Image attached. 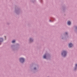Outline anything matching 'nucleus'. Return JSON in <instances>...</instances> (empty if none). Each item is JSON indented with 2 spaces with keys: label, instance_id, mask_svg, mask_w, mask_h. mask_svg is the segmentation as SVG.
<instances>
[{
  "label": "nucleus",
  "instance_id": "nucleus-1",
  "mask_svg": "<svg viewBox=\"0 0 77 77\" xmlns=\"http://www.w3.org/2000/svg\"><path fill=\"white\" fill-rule=\"evenodd\" d=\"M62 55L63 56V57H65L66 55V52L65 51H63L62 53Z\"/></svg>",
  "mask_w": 77,
  "mask_h": 77
},
{
  "label": "nucleus",
  "instance_id": "nucleus-2",
  "mask_svg": "<svg viewBox=\"0 0 77 77\" xmlns=\"http://www.w3.org/2000/svg\"><path fill=\"white\" fill-rule=\"evenodd\" d=\"M20 62L21 63H23L24 62V59L23 58H20Z\"/></svg>",
  "mask_w": 77,
  "mask_h": 77
},
{
  "label": "nucleus",
  "instance_id": "nucleus-3",
  "mask_svg": "<svg viewBox=\"0 0 77 77\" xmlns=\"http://www.w3.org/2000/svg\"><path fill=\"white\" fill-rule=\"evenodd\" d=\"M72 43H70L69 44V47H72Z\"/></svg>",
  "mask_w": 77,
  "mask_h": 77
},
{
  "label": "nucleus",
  "instance_id": "nucleus-4",
  "mask_svg": "<svg viewBox=\"0 0 77 77\" xmlns=\"http://www.w3.org/2000/svg\"><path fill=\"white\" fill-rule=\"evenodd\" d=\"M67 24L68 25H70L71 24V22L70 21H69L67 22Z\"/></svg>",
  "mask_w": 77,
  "mask_h": 77
},
{
  "label": "nucleus",
  "instance_id": "nucleus-5",
  "mask_svg": "<svg viewBox=\"0 0 77 77\" xmlns=\"http://www.w3.org/2000/svg\"><path fill=\"white\" fill-rule=\"evenodd\" d=\"M3 39L2 38H0V42H2L3 41Z\"/></svg>",
  "mask_w": 77,
  "mask_h": 77
},
{
  "label": "nucleus",
  "instance_id": "nucleus-6",
  "mask_svg": "<svg viewBox=\"0 0 77 77\" xmlns=\"http://www.w3.org/2000/svg\"><path fill=\"white\" fill-rule=\"evenodd\" d=\"M43 58L45 59L46 58V55H45L43 56Z\"/></svg>",
  "mask_w": 77,
  "mask_h": 77
},
{
  "label": "nucleus",
  "instance_id": "nucleus-7",
  "mask_svg": "<svg viewBox=\"0 0 77 77\" xmlns=\"http://www.w3.org/2000/svg\"><path fill=\"white\" fill-rule=\"evenodd\" d=\"M15 42V40H14L12 41V43H14Z\"/></svg>",
  "mask_w": 77,
  "mask_h": 77
},
{
  "label": "nucleus",
  "instance_id": "nucleus-8",
  "mask_svg": "<svg viewBox=\"0 0 77 77\" xmlns=\"http://www.w3.org/2000/svg\"><path fill=\"white\" fill-rule=\"evenodd\" d=\"M75 67H76L75 68V69H76L77 68V64H75Z\"/></svg>",
  "mask_w": 77,
  "mask_h": 77
},
{
  "label": "nucleus",
  "instance_id": "nucleus-9",
  "mask_svg": "<svg viewBox=\"0 0 77 77\" xmlns=\"http://www.w3.org/2000/svg\"><path fill=\"white\" fill-rule=\"evenodd\" d=\"M30 41L32 42V41H33V40L31 38H30Z\"/></svg>",
  "mask_w": 77,
  "mask_h": 77
},
{
  "label": "nucleus",
  "instance_id": "nucleus-10",
  "mask_svg": "<svg viewBox=\"0 0 77 77\" xmlns=\"http://www.w3.org/2000/svg\"><path fill=\"white\" fill-rule=\"evenodd\" d=\"M67 34V32H66V33H65V34H66H66Z\"/></svg>",
  "mask_w": 77,
  "mask_h": 77
},
{
  "label": "nucleus",
  "instance_id": "nucleus-11",
  "mask_svg": "<svg viewBox=\"0 0 77 77\" xmlns=\"http://www.w3.org/2000/svg\"><path fill=\"white\" fill-rule=\"evenodd\" d=\"M36 69V68H34V69Z\"/></svg>",
  "mask_w": 77,
  "mask_h": 77
}]
</instances>
